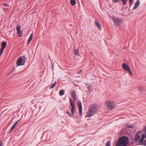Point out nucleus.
Returning a JSON list of instances; mask_svg holds the SVG:
<instances>
[{"label":"nucleus","instance_id":"24","mask_svg":"<svg viewBox=\"0 0 146 146\" xmlns=\"http://www.w3.org/2000/svg\"><path fill=\"white\" fill-rule=\"evenodd\" d=\"M56 82H55L54 84L51 86L50 88V89H51L52 88L56 85Z\"/></svg>","mask_w":146,"mask_h":146},{"label":"nucleus","instance_id":"31","mask_svg":"<svg viewBox=\"0 0 146 146\" xmlns=\"http://www.w3.org/2000/svg\"><path fill=\"white\" fill-rule=\"evenodd\" d=\"M0 146H3L2 142L1 141H0Z\"/></svg>","mask_w":146,"mask_h":146},{"label":"nucleus","instance_id":"10","mask_svg":"<svg viewBox=\"0 0 146 146\" xmlns=\"http://www.w3.org/2000/svg\"><path fill=\"white\" fill-rule=\"evenodd\" d=\"M78 108L79 110V113L80 115H82V104L80 102L77 103Z\"/></svg>","mask_w":146,"mask_h":146},{"label":"nucleus","instance_id":"16","mask_svg":"<svg viewBox=\"0 0 146 146\" xmlns=\"http://www.w3.org/2000/svg\"><path fill=\"white\" fill-rule=\"evenodd\" d=\"M140 4V2L139 1H137L135 4V5L133 7V9H135L137 8Z\"/></svg>","mask_w":146,"mask_h":146},{"label":"nucleus","instance_id":"15","mask_svg":"<svg viewBox=\"0 0 146 146\" xmlns=\"http://www.w3.org/2000/svg\"><path fill=\"white\" fill-rule=\"evenodd\" d=\"M33 37V33H32L31 34V35L30 36L29 39L28 40L27 44L28 45L29 43L31 42V41L32 40V38Z\"/></svg>","mask_w":146,"mask_h":146},{"label":"nucleus","instance_id":"14","mask_svg":"<svg viewBox=\"0 0 146 146\" xmlns=\"http://www.w3.org/2000/svg\"><path fill=\"white\" fill-rule=\"evenodd\" d=\"M95 25L96 26L98 27V29L100 30L101 29V25H100V23H98L97 21H96L95 22Z\"/></svg>","mask_w":146,"mask_h":146},{"label":"nucleus","instance_id":"26","mask_svg":"<svg viewBox=\"0 0 146 146\" xmlns=\"http://www.w3.org/2000/svg\"><path fill=\"white\" fill-rule=\"evenodd\" d=\"M133 0H129V4L130 5H131L133 4Z\"/></svg>","mask_w":146,"mask_h":146},{"label":"nucleus","instance_id":"30","mask_svg":"<svg viewBox=\"0 0 146 146\" xmlns=\"http://www.w3.org/2000/svg\"><path fill=\"white\" fill-rule=\"evenodd\" d=\"M82 72V70H80L77 72V74H80Z\"/></svg>","mask_w":146,"mask_h":146},{"label":"nucleus","instance_id":"2","mask_svg":"<svg viewBox=\"0 0 146 146\" xmlns=\"http://www.w3.org/2000/svg\"><path fill=\"white\" fill-rule=\"evenodd\" d=\"M129 142L128 138L125 136L119 138L116 143V146H126Z\"/></svg>","mask_w":146,"mask_h":146},{"label":"nucleus","instance_id":"25","mask_svg":"<svg viewBox=\"0 0 146 146\" xmlns=\"http://www.w3.org/2000/svg\"><path fill=\"white\" fill-rule=\"evenodd\" d=\"M110 143L109 141H108L106 144V146H110Z\"/></svg>","mask_w":146,"mask_h":146},{"label":"nucleus","instance_id":"20","mask_svg":"<svg viewBox=\"0 0 146 146\" xmlns=\"http://www.w3.org/2000/svg\"><path fill=\"white\" fill-rule=\"evenodd\" d=\"M64 94V91L63 90H60L59 92V94L60 96L63 95Z\"/></svg>","mask_w":146,"mask_h":146},{"label":"nucleus","instance_id":"17","mask_svg":"<svg viewBox=\"0 0 146 146\" xmlns=\"http://www.w3.org/2000/svg\"><path fill=\"white\" fill-rule=\"evenodd\" d=\"M125 126L128 128H134L135 126L133 124H127L125 125Z\"/></svg>","mask_w":146,"mask_h":146},{"label":"nucleus","instance_id":"18","mask_svg":"<svg viewBox=\"0 0 146 146\" xmlns=\"http://www.w3.org/2000/svg\"><path fill=\"white\" fill-rule=\"evenodd\" d=\"M71 4L72 6L75 5L76 4V2L75 0H71L70 1Z\"/></svg>","mask_w":146,"mask_h":146},{"label":"nucleus","instance_id":"33","mask_svg":"<svg viewBox=\"0 0 146 146\" xmlns=\"http://www.w3.org/2000/svg\"><path fill=\"white\" fill-rule=\"evenodd\" d=\"M145 131L146 133V126L145 127Z\"/></svg>","mask_w":146,"mask_h":146},{"label":"nucleus","instance_id":"13","mask_svg":"<svg viewBox=\"0 0 146 146\" xmlns=\"http://www.w3.org/2000/svg\"><path fill=\"white\" fill-rule=\"evenodd\" d=\"M138 90L141 92H143L145 90V88L144 87L140 86L138 87Z\"/></svg>","mask_w":146,"mask_h":146},{"label":"nucleus","instance_id":"1","mask_svg":"<svg viewBox=\"0 0 146 146\" xmlns=\"http://www.w3.org/2000/svg\"><path fill=\"white\" fill-rule=\"evenodd\" d=\"M135 140L136 142H139L142 145H146V136L144 134H142L139 131L135 138Z\"/></svg>","mask_w":146,"mask_h":146},{"label":"nucleus","instance_id":"28","mask_svg":"<svg viewBox=\"0 0 146 146\" xmlns=\"http://www.w3.org/2000/svg\"><path fill=\"white\" fill-rule=\"evenodd\" d=\"M86 85L88 86V90H89L90 88V86L89 84H86Z\"/></svg>","mask_w":146,"mask_h":146},{"label":"nucleus","instance_id":"3","mask_svg":"<svg viewBox=\"0 0 146 146\" xmlns=\"http://www.w3.org/2000/svg\"><path fill=\"white\" fill-rule=\"evenodd\" d=\"M97 110V106L95 105H93L89 108L86 113L85 117H90L96 113Z\"/></svg>","mask_w":146,"mask_h":146},{"label":"nucleus","instance_id":"11","mask_svg":"<svg viewBox=\"0 0 146 146\" xmlns=\"http://www.w3.org/2000/svg\"><path fill=\"white\" fill-rule=\"evenodd\" d=\"M71 96L74 101L76 100L77 98L76 94V92L74 91L71 92Z\"/></svg>","mask_w":146,"mask_h":146},{"label":"nucleus","instance_id":"21","mask_svg":"<svg viewBox=\"0 0 146 146\" xmlns=\"http://www.w3.org/2000/svg\"><path fill=\"white\" fill-rule=\"evenodd\" d=\"M74 54L76 55H78L79 53V51L74 49Z\"/></svg>","mask_w":146,"mask_h":146},{"label":"nucleus","instance_id":"35","mask_svg":"<svg viewBox=\"0 0 146 146\" xmlns=\"http://www.w3.org/2000/svg\"><path fill=\"white\" fill-rule=\"evenodd\" d=\"M52 68H53V64H52Z\"/></svg>","mask_w":146,"mask_h":146},{"label":"nucleus","instance_id":"22","mask_svg":"<svg viewBox=\"0 0 146 146\" xmlns=\"http://www.w3.org/2000/svg\"><path fill=\"white\" fill-rule=\"evenodd\" d=\"M9 7L8 6L6 7H5L4 8V11L7 12L9 11Z\"/></svg>","mask_w":146,"mask_h":146},{"label":"nucleus","instance_id":"23","mask_svg":"<svg viewBox=\"0 0 146 146\" xmlns=\"http://www.w3.org/2000/svg\"><path fill=\"white\" fill-rule=\"evenodd\" d=\"M121 1L123 2V3L124 5H126L127 4V0H121Z\"/></svg>","mask_w":146,"mask_h":146},{"label":"nucleus","instance_id":"29","mask_svg":"<svg viewBox=\"0 0 146 146\" xmlns=\"http://www.w3.org/2000/svg\"><path fill=\"white\" fill-rule=\"evenodd\" d=\"M113 1L114 3H116L118 2V0H113Z\"/></svg>","mask_w":146,"mask_h":146},{"label":"nucleus","instance_id":"7","mask_svg":"<svg viewBox=\"0 0 146 146\" xmlns=\"http://www.w3.org/2000/svg\"><path fill=\"white\" fill-rule=\"evenodd\" d=\"M113 21L114 24L117 26L119 25L122 22V19L121 18L113 17Z\"/></svg>","mask_w":146,"mask_h":146},{"label":"nucleus","instance_id":"9","mask_svg":"<svg viewBox=\"0 0 146 146\" xmlns=\"http://www.w3.org/2000/svg\"><path fill=\"white\" fill-rule=\"evenodd\" d=\"M21 27L20 26L18 25H17V33L19 34V37L21 36L22 35V32L21 31Z\"/></svg>","mask_w":146,"mask_h":146},{"label":"nucleus","instance_id":"12","mask_svg":"<svg viewBox=\"0 0 146 146\" xmlns=\"http://www.w3.org/2000/svg\"><path fill=\"white\" fill-rule=\"evenodd\" d=\"M122 67L123 69L127 71H128L130 69L129 66L125 63H123L122 64Z\"/></svg>","mask_w":146,"mask_h":146},{"label":"nucleus","instance_id":"4","mask_svg":"<svg viewBox=\"0 0 146 146\" xmlns=\"http://www.w3.org/2000/svg\"><path fill=\"white\" fill-rule=\"evenodd\" d=\"M70 106H69V109H70L71 113H70V112L67 110L66 113V114L68 115L70 117H72V116L74 114V111L76 110V107L75 103L70 98Z\"/></svg>","mask_w":146,"mask_h":146},{"label":"nucleus","instance_id":"32","mask_svg":"<svg viewBox=\"0 0 146 146\" xmlns=\"http://www.w3.org/2000/svg\"><path fill=\"white\" fill-rule=\"evenodd\" d=\"M14 68H13L12 70V72H13L14 71Z\"/></svg>","mask_w":146,"mask_h":146},{"label":"nucleus","instance_id":"8","mask_svg":"<svg viewBox=\"0 0 146 146\" xmlns=\"http://www.w3.org/2000/svg\"><path fill=\"white\" fill-rule=\"evenodd\" d=\"M7 45V42H3L1 43V48L0 50V56L1 55L3 50L6 47Z\"/></svg>","mask_w":146,"mask_h":146},{"label":"nucleus","instance_id":"5","mask_svg":"<svg viewBox=\"0 0 146 146\" xmlns=\"http://www.w3.org/2000/svg\"><path fill=\"white\" fill-rule=\"evenodd\" d=\"M105 105L107 108L110 110H112L116 107L115 102L113 101L108 100L106 101Z\"/></svg>","mask_w":146,"mask_h":146},{"label":"nucleus","instance_id":"27","mask_svg":"<svg viewBox=\"0 0 146 146\" xmlns=\"http://www.w3.org/2000/svg\"><path fill=\"white\" fill-rule=\"evenodd\" d=\"M128 71V72H129V74H130V75L131 76H132V72H131L130 71V69Z\"/></svg>","mask_w":146,"mask_h":146},{"label":"nucleus","instance_id":"34","mask_svg":"<svg viewBox=\"0 0 146 146\" xmlns=\"http://www.w3.org/2000/svg\"><path fill=\"white\" fill-rule=\"evenodd\" d=\"M4 6H6V7L7 6V5L6 4H4Z\"/></svg>","mask_w":146,"mask_h":146},{"label":"nucleus","instance_id":"6","mask_svg":"<svg viewBox=\"0 0 146 146\" xmlns=\"http://www.w3.org/2000/svg\"><path fill=\"white\" fill-rule=\"evenodd\" d=\"M26 59V58L25 56H23L22 58H19L18 59L16 62L17 66H19L24 65Z\"/></svg>","mask_w":146,"mask_h":146},{"label":"nucleus","instance_id":"19","mask_svg":"<svg viewBox=\"0 0 146 146\" xmlns=\"http://www.w3.org/2000/svg\"><path fill=\"white\" fill-rule=\"evenodd\" d=\"M18 121H17L13 125V126H12L9 132V133H10L13 129H14V128L15 126H16V125H17V123H18Z\"/></svg>","mask_w":146,"mask_h":146}]
</instances>
